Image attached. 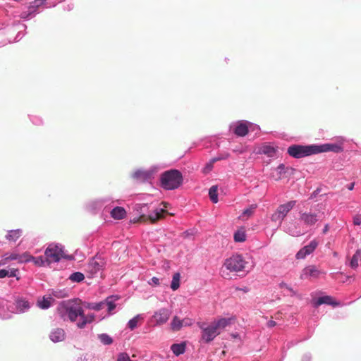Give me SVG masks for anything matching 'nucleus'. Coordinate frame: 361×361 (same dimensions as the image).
Instances as JSON below:
<instances>
[{"mask_svg": "<svg viewBox=\"0 0 361 361\" xmlns=\"http://www.w3.org/2000/svg\"><path fill=\"white\" fill-rule=\"evenodd\" d=\"M233 317H221L214 320L208 326H205L204 323L199 324L201 329V339L205 343H209L221 334V331L232 324Z\"/></svg>", "mask_w": 361, "mask_h": 361, "instance_id": "f257e3e1", "label": "nucleus"}, {"mask_svg": "<svg viewBox=\"0 0 361 361\" xmlns=\"http://www.w3.org/2000/svg\"><path fill=\"white\" fill-rule=\"evenodd\" d=\"M166 205L165 202L160 203L159 207L153 202L137 203L134 205V210L141 216L146 217L152 221H156L168 214L166 209Z\"/></svg>", "mask_w": 361, "mask_h": 361, "instance_id": "f03ea898", "label": "nucleus"}, {"mask_svg": "<svg viewBox=\"0 0 361 361\" xmlns=\"http://www.w3.org/2000/svg\"><path fill=\"white\" fill-rule=\"evenodd\" d=\"M60 317L63 321L68 320L75 322L79 316L83 314V307L78 302V300H68L60 302L58 307Z\"/></svg>", "mask_w": 361, "mask_h": 361, "instance_id": "7ed1b4c3", "label": "nucleus"}, {"mask_svg": "<svg viewBox=\"0 0 361 361\" xmlns=\"http://www.w3.org/2000/svg\"><path fill=\"white\" fill-rule=\"evenodd\" d=\"M160 185L166 190L178 188L183 183L182 173L178 169H170L163 172L160 176Z\"/></svg>", "mask_w": 361, "mask_h": 361, "instance_id": "20e7f679", "label": "nucleus"}, {"mask_svg": "<svg viewBox=\"0 0 361 361\" xmlns=\"http://www.w3.org/2000/svg\"><path fill=\"white\" fill-rule=\"evenodd\" d=\"M47 258L51 259L52 262L58 263L62 259L73 261L75 259L74 255H68L64 252V246L61 243H50L44 251Z\"/></svg>", "mask_w": 361, "mask_h": 361, "instance_id": "39448f33", "label": "nucleus"}, {"mask_svg": "<svg viewBox=\"0 0 361 361\" xmlns=\"http://www.w3.org/2000/svg\"><path fill=\"white\" fill-rule=\"evenodd\" d=\"M119 298L117 295H111L99 302H85L83 305L86 309L94 311H100L106 306L109 315H111L116 307V302Z\"/></svg>", "mask_w": 361, "mask_h": 361, "instance_id": "423d86ee", "label": "nucleus"}, {"mask_svg": "<svg viewBox=\"0 0 361 361\" xmlns=\"http://www.w3.org/2000/svg\"><path fill=\"white\" fill-rule=\"evenodd\" d=\"M287 154L294 159H300L316 154L314 144L291 145L287 149Z\"/></svg>", "mask_w": 361, "mask_h": 361, "instance_id": "0eeeda50", "label": "nucleus"}, {"mask_svg": "<svg viewBox=\"0 0 361 361\" xmlns=\"http://www.w3.org/2000/svg\"><path fill=\"white\" fill-rule=\"evenodd\" d=\"M324 212H312V210L307 212L300 211L299 212V221L305 228H314L318 221L322 220Z\"/></svg>", "mask_w": 361, "mask_h": 361, "instance_id": "6e6552de", "label": "nucleus"}, {"mask_svg": "<svg viewBox=\"0 0 361 361\" xmlns=\"http://www.w3.org/2000/svg\"><path fill=\"white\" fill-rule=\"evenodd\" d=\"M247 263L242 255L235 253L225 259L224 267L230 272H239L245 269Z\"/></svg>", "mask_w": 361, "mask_h": 361, "instance_id": "1a4fd4ad", "label": "nucleus"}, {"mask_svg": "<svg viewBox=\"0 0 361 361\" xmlns=\"http://www.w3.org/2000/svg\"><path fill=\"white\" fill-rule=\"evenodd\" d=\"M114 202L110 197H101L90 202L86 207L87 210L92 214H97L102 209L108 211L111 204Z\"/></svg>", "mask_w": 361, "mask_h": 361, "instance_id": "9d476101", "label": "nucleus"}, {"mask_svg": "<svg viewBox=\"0 0 361 361\" xmlns=\"http://www.w3.org/2000/svg\"><path fill=\"white\" fill-rule=\"evenodd\" d=\"M295 204V200H290L286 203L280 204L277 207L276 212L271 215V220L274 222H278L281 224L287 214L293 209Z\"/></svg>", "mask_w": 361, "mask_h": 361, "instance_id": "9b49d317", "label": "nucleus"}, {"mask_svg": "<svg viewBox=\"0 0 361 361\" xmlns=\"http://www.w3.org/2000/svg\"><path fill=\"white\" fill-rule=\"evenodd\" d=\"M45 4V0H35L30 3L26 10L23 11L20 17L21 19L28 20L39 13V8Z\"/></svg>", "mask_w": 361, "mask_h": 361, "instance_id": "f8f14e48", "label": "nucleus"}, {"mask_svg": "<svg viewBox=\"0 0 361 361\" xmlns=\"http://www.w3.org/2000/svg\"><path fill=\"white\" fill-rule=\"evenodd\" d=\"M105 264L106 262L104 259L97 256L92 257L87 266V272L90 275V277L94 278L99 272H102L105 267Z\"/></svg>", "mask_w": 361, "mask_h": 361, "instance_id": "ddd939ff", "label": "nucleus"}, {"mask_svg": "<svg viewBox=\"0 0 361 361\" xmlns=\"http://www.w3.org/2000/svg\"><path fill=\"white\" fill-rule=\"evenodd\" d=\"M250 121L247 120H240L233 122L229 126V129L237 137H245L249 133Z\"/></svg>", "mask_w": 361, "mask_h": 361, "instance_id": "4468645a", "label": "nucleus"}, {"mask_svg": "<svg viewBox=\"0 0 361 361\" xmlns=\"http://www.w3.org/2000/svg\"><path fill=\"white\" fill-rule=\"evenodd\" d=\"M316 154L332 152L336 154L343 152V145L341 143H324V144H314Z\"/></svg>", "mask_w": 361, "mask_h": 361, "instance_id": "2eb2a0df", "label": "nucleus"}, {"mask_svg": "<svg viewBox=\"0 0 361 361\" xmlns=\"http://www.w3.org/2000/svg\"><path fill=\"white\" fill-rule=\"evenodd\" d=\"M157 171L155 166L151 167L148 170L137 169L132 175L131 177L140 182H147L154 178V174Z\"/></svg>", "mask_w": 361, "mask_h": 361, "instance_id": "dca6fc26", "label": "nucleus"}, {"mask_svg": "<svg viewBox=\"0 0 361 361\" xmlns=\"http://www.w3.org/2000/svg\"><path fill=\"white\" fill-rule=\"evenodd\" d=\"M319 245V242L316 239L311 240L307 245L301 247L295 254L297 259H304L310 255L312 254Z\"/></svg>", "mask_w": 361, "mask_h": 361, "instance_id": "f3484780", "label": "nucleus"}, {"mask_svg": "<svg viewBox=\"0 0 361 361\" xmlns=\"http://www.w3.org/2000/svg\"><path fill=\"white\" fill-rule=\"evenodd\" d=\"M312 304L314 308H317L322 305H328L332 306L333 307L341 305V303L335 300L332 296L326 295L313 298L312 300Z\"/></svg>", "mask_w": 361, "mask_h": 361, "instance_id": "a211bd4d", "label": "nucleus"}, {"mask_svg": "<svg viewBox=\"0 0 361 361\" xmlns=\"http://www.w3.org/2000/svg\"><path fill=\"white\" fill-rule=\"evenodd\" d=\"M13 305L15 310L13 312L16 314L25 313L31 307L29 300L26 298L19 295L14 298Z\"/></svg>", "mask_w": 361, "mask_h": 361, "instance_id": "6ab92c4d", "label": "nucleus"}, {"mask_svg": "<svg viewBox=\"0 0 361 361\" xmlns=\"http://www.w3.org/2000/svg\"><path fill=\"white\" fill-rule=\"evenodd\" d=\"M276 177L274 178L276 180H279L281 178H288L294 175L295 169L291 166H286L284 164H280L276 169Z\"/></svg>", "mask_w": 361, "mask_h": 361, "instance_id": "aec40b11", "label": "nucleus"}, {"mask_svg": "<svg viewBox=\"0 0 361 361\" xmlns=\"http://www.w3.org/2000/svg\"><path fill=\"white\" fill-rule=\"evenodd\" d=\"M279 147L274 146L270 143H264L258 149L257 154H264L271 159H276L278 157Z\"/></svg>", "mask_w": 361, "mask_h": 361, "instance_id": "412c9836", "label": "nucleus"}, {"mask_svg": "<svg viewBox=\"0 0 361 361\" xmlns=\"http://www.w3.org/2000/svg\"><path fill=\"white\" fill-rule=\"evenodd\" d=\"M320 271L314 265L305 267L301 273V279H307L309 278H317L320 274Z\"/></svg>", "mask_w": 361, "mask_h": 361, "instance_id": "4be33fe9", "label": "nucleus"}, {"mask_svg": "<svg viewBox=\"0 0 361 361\" xmlns=\"http://www.w3.org/2000/svg\"><path fill=\"white\" fill-rule=\"evenodd\" d=\"M49 339L54 343L63 341L66 338V334L62 328L52 329L49 335Z\"/></svg>", "mask_w": 361, "mask_h": 361, "instance_id": "5701e85b", "label": "nucleus"}, {"mask_svg": "<svg viewBox=\"0 0 361 361\" xmlns=\"http://www.w3.org/2000/svg\"><path fill=\"white\" fill-rule=\"evenodd\" d=\"M171 312L166 308H161L156 312L154 314V320L157 324H163L166 323L170 316Z\"/></svg>", "mask_w": 361, "mask_h": 361, "instance_id": "b1692460", "label": "nucleus"}, {"mask_svg": "<svg viewBox=\"0 0 361 361\" xmlns=\"http://www.w3.org/2000/svg\"><path fill=\"white\" fill-rule=\"evenodd\" d=\"M5 277H15L16 281H18L20 279V276H19L18 269L9 267L6 269H0V279Z\"/></svg>", "mask_w": 361, "mask_h": 361, "instance_id": "393cba45", "label": "nucleus"}, {"mask_svg": "<svg viewBox=\"0 0 361 361\" xmlns=\"http://www.w3.org/2000/svg\"><path fill=\"white\" fill-rule=\"evenodd\" d=\"M27 252L23 254L18 253H6L4 255L3 260L5 262L16 260L19 263H27V259H26Z\"/></svg>", "mask_w": 361, "mask_h": 361, "instance_id": "a878e982", "label": "nucleus"}, {"mask_svg": "<svg viewBox=\"0 0 361 361\" xmlns=\"http://www.w3.org/2000/svg\"><path fill=\"white\" fill-rule=\"evenodd\" d=\"M26 259H27V262H33L35 265L37 267H43L45 265V263L48 262V259L47 257H44L42 255L33 257L27 252Z\"/></svg>", "mask_w": 361, "mask_h": 361, "instance_id": "bb28decb", "label": "nucleus"}, {"mask_svg": "<svg viewBox=\"0 0 361 361\" xmlns=\"http://www.w3.org/2000/svg\"><path fill=\"white\" fill-rule=\"evenodd\" d=\"M110 214L114 219L121 220L126 217V211L122 207H114L110 209Z\"/></svg>", "mask_w": 361, "mask_h": 361, "instance_id": "cd10ccee", "label": "nucleus"}, {"mask_svg": "<svg viewBox=\"0 0 361 361\" xmlns=\"http://www.w3.org/2000/svg\"><path fill=\"white\" fill-rule=\"evenodd\" d=\"M171 350L176 356H179L185 352L186 344L185 342L173 343L171 345Z\"/></svg>", "mask_w": 361, "mask_h": 361, "instance_id": "c85d7f7f", "label": "nucleus"}, {"mask_svg": "<svg viewBox=\"0 0 361 361\" xmlns=\"http://www.w3.org/2000/svg\"><path fill=\"white\" fill-rule=\"evenodd\" d=\"M23 235V230L20 228L10 230L6 235V239L8 241L16 242Z\"/></svg>", "mask_w": 361, "mask_h": 361, "instance_id": "c756f323", "label": "nucleus"}, {"mask_svg": "<svg viewBox=\"0 0 361 361\" xmlns=\"http://www.w3.org/2000/svg\"><path fill=\"white\" fill-rule=\"evenodd\" d=\"M361 259V249H357L355 252L352 256L349 266L351 269H355L358 267V262Z\"/></svg>", "mask_w": 361, "mask_h": 361, "instance_id": "7c9ffc66", "label": "nucleus"}, {"mask_svg": "<svg viewBox=\"0 0 361 361\" xmlns=\"http://www.w3.org/2000/svg\"><path fill=\"white\" fill-rule=\"evenodd\" d=\"M52 301H54V299L51 296L48 298L43 296L42 299L37 301V306L42 310H47L51 306Z\"/></svg>", "mask_w": 361, "mask_h": 361, "instance_id": "2f4dec72", "label": "nucleus"}, {"mask_svg": "<svg viewBox=\"0 0 361 361\" xmlns=\"http://www.w3.org/2000/svg\"><path fill=\"white\" fill-rule=\"evenodd\" d=\"M97 338L104 345H110L114 342L113 338L106 333L97 334Z\"/></svg>", "mask_w": 361, "mask_h": 361, "instance_id": "473e14b6", "label": "nucleus"}, {"mask_svg": "<svg viewBox=\"0 0 361 361\" xmlns=\"http://www.w3.org/2000/svg\"><path fill=\"white\" fill-rule=\"evenodd\" d=\"M209 197L210 200L216 204L219 202L218 197V186L216 185H212L209 189Z\"/></svg>", "mask_w": 361, "mask_h": 361, "instance_id": "72a5a7b5", "label": "nucleus"}, {"mask_svg": "<svg viewBox=\"0 0 361 361\" xmlns=\"http://www.w3.org/2000/svg\"><path fill=\"white\" fill-rule=\"evenodd\" d=\"M180 286V274L176 272L173 275L172 281L171 283V288L173 290H176Z\"/></svg>", "mask_w": 361, "mask_h": 361, "instance_id": "f704fd0d", "label": "nucleus"}, {"mask_svg": "<svg viewBox=\"0 0 361 361\" xmlns=\"http://www.w3.org/2000/svg\"><path fill=\"white\" fill-rule=\"evenodd\" d=\"M183 326V321L177 316H174L171 322V328L174 331H179Z\"/></svg>", "mask_w": 361, "mask_h": 361, "instance_id": "c9c22d12", "label": "nucleus"}, {"mask_svg": "<svg viewBox=\"0 0 361 361\" xmlns=\"http://www.w3.org/2000/svg\"><path fill=\"white\" fill-rule=\"evenodd\" d=\"M234 241L236 243H243L246 240V233L243 230H237L233 234Z\"/></svg>", "mask_w": 361, "mask_h": 361, "instance_id": "e433bc0d", "label": "nucleus"}, {"mask_svg": "<svg viewBox=\"0 0 361 361\" xmlns=\"http://www.w3.org/2000/svg\"><path fill=\"white\" fill-rule=\"evenodd\" d=\"M142 318V315L139 314L130 319L127 324L128 328L131 331L134 330L137 326L139 319Z\"/></svg>", "mask_w": 361, "mask_h": 361, "instance_id": "4c0bfd02", "label": "nucleus"}, {"mask_svg": "<svg viewBox=\"0 0 361 361\" xmlns=\"http://www.w3.org/2000/svg\"><path fill=\"white\" fill-rule=\"evenodd\" d=\"M72 282L80 283L82 282L85 279L84 274L80 271H75L73 272L69 278Z\"/></svg>", "mask_w": 361, "mask_h": 361, "instance_id": "58836bf2", "label": "nucleus"}, {"mask_svg": "<svg viewBox=\"0 0 361 361\" xmlns=\"http://www.w3.org/2000/svg\"><path fill=\"white\" fill-rule=\"evenodd\" d=\"M11 317L10 312H8L6 308L4 302L0 300V319H8Z\"/></svg>", "mask_w": 361, "mask_h": 361, "instance_id": "ea45409f", "label": "nucleus"}, {"mask_svg": "<svg viewBox=\"0 0 361 361\" xmlns=\"http://www.w3.org/2000/svg\"><path fill=\"white\" fill-rule=\"evenodd\" d=\"M79 321L76 323V326L78 329H84L87 324H89V321L86 317V314H85V311H83L82 315L79 316Z\"/></svg>", "mask_w": 361, "mask_h": 361, "instance_id": "a19ab883", "label": "nucleus"}, {"mask_svg": "<svg viewBox=\"0 0 361 361\" xmlns=\"http://www.w3.org/2000/svg\"><path fill=\"white\" fill-rule=\"evenodd\" d=\"M28 118L35 126H41L44 124L43 119L37 115H28Z\"/></svg>", "mask_w": 361, "mask_h": 361, "instance_id": "79ce46f5", "label": "nucleus"}, {"mask_svg": "<svg viewBox=\"0 0 361 361\" xmlns=\"http://www.w3.org/2000/svg\"><path fill=\"white\" fill-rule=\"evenodd\" d=\"M256 208H257L256 204H251L249 207H247L243 210L242 215L250 216L254 214V211Z\"/></svg>", "mask_w": 361, "mask_h": 361, "instance_id": "37998d69", "label": "nucleus"}, {"mask_svg": "<svg viewBox=\"0 0 361 361\" xmlns=\"http://www.w3.org/2000/svg\"><path fill=\"white\" fill-rule=\"evenodd\" d=\"M116 361H133L129 355L126 353H119L117 355Z\"/></svg>", "mask_w": 361, "mask_h": 361, "instance_id": "c03bdc74", "label": "nucleus"}, {"mask_svg": "<svg viewBox=\"0 0 361 361\" xmlns=\"http://www.w3.org/2000/svg\"><path fill=\"white\" fill-rule=\"evenodd\" d=\"M260 131V127L259 125L255 124L254 123L250 122L249 124V132L255 133V135H257Z\"/></svg>", "mask_w": 361, "mask_h": 361, "instance_id": "a18cd8bd", "label": "nucleus"}, {"mask_svg": "<svg viewBox=\"0 0 361 361\" xmlns=\"http://www.w3.org/2000/svg\"><path fill=\"white\" fill-rule=\"evenodd\" d=\"M76 361H93V357L91 354L85 353L78 357Z\"/></svg>", "mask_w": 361, "mask_h": 361, "instance_id": "49530a36", "label": "nucleus"}, {"mask_svg": "<svg viewBox=\"0 0 361 361\" xmlns=\"http://www.w3.org/2000/svg\"><path fill=\"white\" fill-rule=\"evenodd\" d=\"M51 294L56 298H63L67 296V295L65 293V290H53Z\"/></svg>", "mask_w": 361, "mask_h": 361, "instance_id": "de8ad7c7", "label": "nucleus"}, {"mask_svg": "<svg viewBox=\"0 0 361 361\" xmlns=\"http://www.w3.org/2000/svg\"><path fill=\"white\" fill-rule=\"evenodd\" d=\"M213 167L214 166L208 161L202 169V172L207 174L212 170Z\"/></svg>", "mask_w": 361, "mask_h": 361, "instance_id": "09e8293b", "label": "nucleus"}, {"mask_svg": "<svg viewBox=\"0 0 361 361\" xmlns=\"http://www.w3.org/2000/svg\"><path fill=\"white\" fill-rule=\"evenodd\" d=\"M353 224L355 226H360L361 225V214H357L353 216Z\"/></svg>", "mask_w": 361, "mask_h": 361, "instance_id": "8fccbe9b", "label": "nucleus"}, {"mask_svg": "<svg viewBox=\"0 0 361 361\" xmlns=\"http://www.w3.org/2000/svg\"><path fill=\"white\" fill-rule=\"evenodd\" d=\"M148 283L152 286H157L159 284V279L154 276L148 281Z\"/></svg>", "mask_w": 361, "mask_h": 361, "instance_id": "3c124183", "label": "nucleus"}, {"mask_svg": "<svg viewBox=\"0 0 361 361\" xmlns=\"http://www.w3.org/2000/svg\"><path fill=\"white\" fill-rule=\"evenodd\" d=\"M321 188H317L316 190H314L310 195L309 197V200H313L314 198H316L317 197V195L320 193L321 192Z\"/></svg>", "mask_w": 361, "mask_h": 361, "instance_id": "603ef678", "label": "nucleus"}, {"mask_svg": "<svg viewBox=\"0 0 361 361\" xmlns=\"http://www.w3.org/2000/svg\"><path fill=\"white\" fill-rule=\"evenodd\" d=\"M228 157H229V154L227 152H225L224 154H221L215 157V159L218 161H221V160H225V159H228Z\"/></svg>", "mask_w": 361, "mask_h": 361, "instance_id": "864d4df0", "label": "nucleus"}, {"mask_svg": "<svg viewBox=\"0 0 361 361\" xmlns=\"http://www.w3.org/2000/svg\"><path fill=\"white\" fill-rule=\"evenodd\" d=\"M312 355L310 353H305L301 357V361H312Z\"/></svg>", "mask_w": 361, "mask_h": 361, "instance_id": "5fc2aeb1", "label": "nucleus"}, {"mask_svg": "<svg viewBox=\"0 0 361 361\" xmlns=\"http://www.w3.org/2000/svg\"><path fill=\"white\" fill-rule=\"evenodd\" d=\"M24 35H25V33H23V32H22V31L20 30L18 32V33H17V35H16V37H15L14 41H15V42H18L19 40H20V39H22V37H23Z\"/></svg>", "mask_w": 361, "mask_h": 361, "instance_id": "6e6d98bb", "label": "nucleus"}, {"mask_svg": "<svg viewBox=\"0 0 361 361\" xmlns=\"http://www.w3.org/2000/svg\"><path fill=\"white\" fill-rule=\"evenodd\" d=\"M86 317L87 318V320L89 321V324H91L92 322H93L95 316L94 314L91 313V314H86Z\"/></svg>", "mask_w": 361, "mask_h": 361, "instance_id": "4d7b16f0", "label": "nucleus"}, {"mask_svg": "<svg viewBox=\"0 0 361 361\" xmlns=\"http://www.w3.org/2000/svg\"><path fill=\"white\" fill-rule=\"evenodd\" d=\"M330 229V226L329 224H325L324 228L322 229V234L325 235L328 233Z\"/></svg>", "mask_w": 361, "mask_h": 361, "instance_id": "13d9d810", "label": "nucleus"}, {"mask_svg": "<svg viewBox=\"0 0 361 361\" xmlns=\"http://www.w3.org/2000/svg\"><path fill=\"white\" fill-rule=\"evenodd\" d=\"M276 322L274 320H269L267 323V326L268 328H273L275 326H276Z\"/></svg>", "mask_w": 361, "mask_h": 361, "instance_id": "bf43d9fd", "label": "nucleus"}, {"mask_svg": "<svg viewBox=\"0 0 361 361\" xmlns=\"http://www.w3.org/2000/svg\"><path fill=\"white\" fill-rule=\"evenodd\" d=\"M354 186H355V183H350L347 185V188L349 190H353L354 189Z\"/></svg>", "mask_w": 361, "mask_h": 361, "instance_id": "052dcab7", "label": "nucleus"}, {"mask_svg": "<svg viewBox=\"0 0 361 361\" xmlns=\"http://www.w3.org/2000/svg\"><path fill=\"white\" fill-rule=\"evenodd\" d=\"M18 25L20 27V28L23 29V30H25L27 29V25L25 24L18 23Z\"/></svg>", "mask_w": 361, "mask_h": 361, "instance_id": "680f3d73", "label": "nucleus"}, {"mask_svg": "<svg viewBox=\"0 0 361 361\" xmlns=\"http://www.w3.org/2000/svg\"><path fill=\"white\" fill-rule=\"evenodd\" d=\"M216 161H216V159H215V157L212 158V159L209 161V163H210L213 166H214V164L215 162H216Z\"/></svg>", "mask_w": 361, "mask_h": 361, "instance_id": "e2e57ef3", "label": "nucleus"}, {"mask_svg": "<svg viewBox=\"0 0 361 361\" xmlns=\"http://www.w3.org/2000/svg\"><path fill=\"white\" fill-rule=\"evenodd\" d=\"M353 279V276H346V281H350V280Z\"/></svg>", "mask_w": 361, "mask_h": 361, "instance_id": "0e129e2a", "label": "nucleus"}, {"mask_svg": "<svg viewBox=\"0 0 361 361\" xmlns=\"http://www.w3.org/2000/svg\"><path fill=\"white\" fill-rule=\"evenodd\" d=\"M243 291H245V292H247V288H243Z\"/></svg>", "mask_w": 361, "mask_h": 361, "instance_id": "69168bd1", "label": "nucleus"}, {"mask_svg": "<svg viewBox=\"0 0 361 361\" xmlns=\"http://www.w3.org/2000/svg\"><path fill=\"white\" fill-rule=\"evenodd\" d=\"M11 283H14V281L13 280H11L9 283L11 285Z\"/></svg>", "mask_w": 361, "mask_h": 361, "instance_id": "338daca9", "label": "nucleus"}, {"mask_svg": "<svg viewBox=\"0 0 361 361\" xmlns=\"http://www.w3.org/2000/svg\"><path fill=\"white\" fill-rule=\"evenodd\" d=\"M301 233L299 232L298 233H297L295 235L298 236V235H300Z\"/></svg>", "mask_w": 361, "mask_h": 361, "instance_id": "774afa93", "label": "nucleus"}]
</instances>
